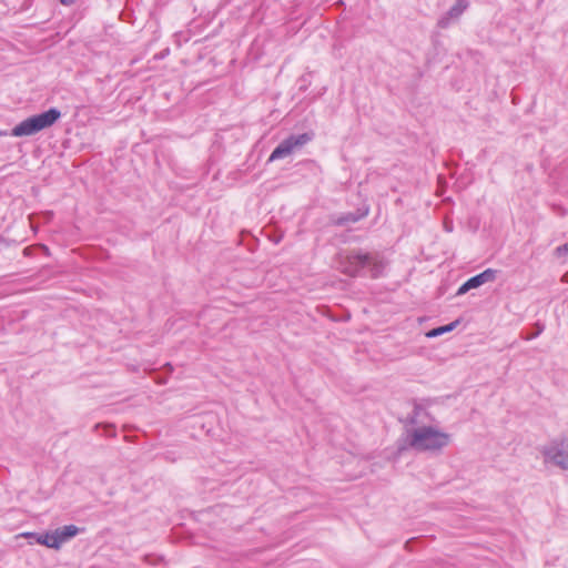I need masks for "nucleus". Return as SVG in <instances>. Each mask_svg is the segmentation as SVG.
<instances>
[{
	"label": "nucleus",
	"mask_w": 568,
	"mask_h": 568,
	"mask_svg": "<svg viewBox=\"0 0 568 568\" xmlns=\"http://www.w3.org/2000/svg\"><path fill=\"white\" fill-rule=\"evenodd\" d=\"M449 442V434L433 426H420L408 433V445L418 452H438Z\"/></svg>",
	"instance_id": "obj_1"
},
{
	"label": "nucleus",
	"mask_w": 568,
	"mask_h": 568,
	"mask_svg": "<svg viewBox=\"0 0 568 568\" xmlns=\"http://www.w3.org/2000/svg\"><path fill=\"white\" fill-rule=\"evenodd\" d=\"M339 268L348 276H357L364 270H368L372 277H378L384 268V263L376 254L358 251L341 257Z\"/></svg>",
	"instance_id": "obj_2"
},
{
	"label": "nucleus",
	"mask_w": 568,
	"mask_h": 568,
	"mask_svg": "<svg viewBox=\"0 0 568 568\" xmlns=\"http://www.w3.org/2000/svg\"><path fill=\"white\" fill-rule=\"evenodd\" d=\"M61 118L57 108L32 115L18 123L11 131L12 136H30L53 125Z\"/></svg>",
	"instance_id": "obj_3"
},
{
	"label": "nucleus",
	"mask_w": 568,
	"mask_h": 568,
	"mask_svg": "<svg viewBox=\"0 0 568 568\" xmlns=\"http://www.w3.org/2000/svg\"><path fill=\"white\" fill-rule=\"evenodd\" d=\"M541 453L546 463L568 469V437L552 440L542 448Z\"/></svg>",
	"instance_id": "obj_4"
},
{
	"label": "nucleus",
	"mask_w": 568,
	"mask_h": 568,
	"mask_svg": "<svg viewBox=\"0 0 568 568\" xmlns=\"http://www.w3.org/2000/svg\"><path fill=\"white\" fill-rule=\"evenodd\" d=\"M312 140V135L308 133H302L297 135H290L284 139L271 153L268 161L273 162L276 160L284 159L291 155L295 150L301 149Z\"/></svg>",
	"instance_id": "obj_5"
},
{
	"label": "nucleus",
	"mask_w": 568,
	"mask_h": 568,
	"mask_svg": "<svg viewBox=\"0 0 568 568\" xmlns=\"http://www.w3.org/2000/svg\"><path fill=\"white\" fill-rule=\"evenodd\" d=\"M468 6V0H456V2L447 11L446 16L439 20V27L446 28L449 24L450 19H458L465 12Z\"/></svg>",
	"instance_id": "obj_6"
},
{
	"label": "nucleus",
	"mask_w": 568,
	"mask_h": 568,
	"mask_svg": "<svg viewBox=\"0 0 568 568\" xmlns=\"http://www.w3.org/2000/svg\"><path fill=\"white\" fill-rule=\"evenodd\" d=\"M26 537L33 538L37 544L47 546L48 548L59 549V541L55 537L54 530L47 531L43 534L38 532H27Z\"/></svg>",
	"instance_id": "obj_7"
},
{
	"label": "nucleus",
	"mask_w": 568,
	"mask_h": 568,
	"mask_svg": "<svg viewBox=\"0 0 568 568\" xmlns=\"http://www.w3.org/2000/svg\"><path fill=\"white\" fill-rule=\"evenodd\" d=\"M497 270L486 268L484 272L468 278L467 281L473 288H477L486 283L494 282L497 277Z\"/></svg>",
	"instance_id": "obj_8"
},
{
	"label": "nucleus",
	"mask_w": 568,
	"mask_h": 568,
	"mask_svg": "<svg viewBox=\"0 0 568 568\" xmlns=\"http://www.w3.org/2000/svg\"><path fill=\"white\" fill-rule=\"evenodd\" d=\"M79 531H80V529L75 525H67V526L57 528L54 530V534L59 541V548L68 540L75 537L79 534Z\"/></svg>",
	"instance_id": "obj_9"
},
{
	"label": "nucleus",
	"mask_w": 568,
	"mask_h": 568,
	"mask_svg": "<svg viewBox=\"0 0 568 568\" xmlns=\"http://www.w3.org/2000/svg\"><path fill=\"white\" fill-rule=\"evenodd\" d=\"M458 323H459L458 321H455V322H452V323H449L447 325L433 328V329H430L429 332L426 333V336L429 337V338H433V337L440 336V335H443L445 333L452 332L458 325Z\"/></svg>",
	"instance_id": "obj_10"
},
{
	"label": "nucleus",
	"mask_w": 568,
	"mask_h": 568,
	"mask_svg": "<svg viewBox=\"0 0 568 568\" xmlns=\"http://www.w3.org/2000/svg\"><path fill=\"white\" fill-rule=\"evenodd\" d=\"M366 214H367V210L365 212H363L362 214H359V215H356L354 213H348V214H345V215L338 217L337 221H336V224L345 225V224H348V223H355L358 220H361L363 216H365Z\"/></svg>",
	"instance_id": "obj_11"
},
{
	"label": "nucleus",
	"mask_w": 568,
	"mask_h": 568,
	"mask_svg": "<svg viewBox=\"0 0 568 568\" xmlns=\"http://www.w3.org/2000/svg\"><path fill=\"white\" fill-rule=\"evenodd\" d=\"M473 290L471 285H469V282L466 281L464 284H462L459 286V288L457 290V295H464L466 294L468 291Z\"/></svg>",
	"instance_id": "obj_12"
},
{
	"label": "nucleus",
	"mask_w": 568,
	"mask_h": 568,
	"mask_svg": "<svg viewBox=\"0 0 568 568\" xmlns=\"http://www.w3.org/2000/svg\"><path fill=\"white\" fill-rule=\"evenodd\" d=\"M558 254H568V243L557 247Z\"/></svg>",
	"instance_id": "obj_13"
},
{
	"label": "nucleus",
	"mask_w": 568,
	"mask_h": 568,
	"mask_svg": "<svg viewBox=\"0 0 568 568\" xmlns=\"http://www.w3.org/2000/svg\"><path fill=\"white\" fill-rule=\"evenodd\" d=\"M59 1H60V3H62L64 6H70L75 2V0H59Z\"/></svg>",
	"instance_id": "obj_14"
},
{
	"label": "nucleus",
	"mask_w": 568,
	"mask_h": 568,
	"mask_svg": "<svg viewBox=\"0 0 568 568\" xmlns=\"http://www.w3.org/2000/svg\"><path fill=\"white\" fill-rule=\"evenodd\" d=\"M540 332H541V329H539L538 332H534V335L530 338L537 337L540 334Z\"/></svg>",
	"instance_id": "obj_15"
},
{
	"label": "nucleus",
	"mask_w": 568,
	"mask_h": 568,
	"mask_svg": "<svg viewBox=\"0 0 568 568\" xmlns=\"http://www.w3.org/2000/svg\"><path fill=\"white\" fill-rule=\"evenodd\" d=\"M4 134H6V133H4V132H2V131L0 130V136H1V135H4Z\"/></svg>",
	"instance_id": "obj_16"
}]
</instances>
